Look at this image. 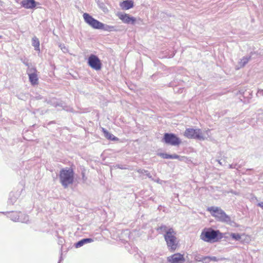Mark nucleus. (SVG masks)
I'll return each instance as SVG.
<instances>
[{"mask_svg":"<svg viewBox=\"0 0 263 263\" xmlns=\"http://www.w3.org/2000/svg\"><path fill=\"white\" fill-rule=\"evenodd\" d=\"M22 62L24 65H25L26 66L28 67V68H30L29 65V63L27 61H26V60H24L22 61Z\"/></svg>","mask_w":263,"mask_h":263,"instance_id":"nucleus-29","label":"nucleus"},{"mask_svg":"<svg viewBox=\"0 0 263 263\" xmlns=\"http://www.w3.org/2000/svg\"><path fill=\"white\" fill-rule=\"evenodd\" d=\"M93 241V239L91 238H83L77 242L75 243L74 246L76 248H80L84 245L90 243Z\"/></svg>","mask_w":263,"mask_h":263,"instance_id":"nucleus-13","label":"nucleus"},{"mask_svg":"<svg viewBox=\"0 0 263 263\" xmlns=\"http://www.w3.org/2000/svg\"><path fill=\"white\" fill-rule=\"evenodd\" d=\"M176 232L174 230H170L167 234H164V238L169 250L175 251L177 246Z\"/></svg>","mask_w":263,"mask_h":263,"instance_id":"nucleus-5","label":"nucleus"},{"mask_svg":"<svg viewBox=\"0 0 263 263\" xmlns=\"http://www.w3.org/2000/svg\"><path fill=\"white\" fill-rule=\"evenodd\" d=\"M257 205L260 207L263 210V201L258 203Z\"/></svg>","mask_w":263,"mask_h":263,"instance_id":"nucleus-32","label":"nucleus"},{"mask_svg":"<svg viewBox=\"0 0 263 263\" xmlns=\"http://www.w3.org/2000/svg\"><path fill=\"white\" fill-rule=\"evenodd\" d=\"M29 221V218L28 215L21 212H19V219L18 220V222L27 223Z\"/></svg>","mask_w":263,"mask_h":263,"instance_id":"nucleus-17","label":"nucleus"},{"mask_svg":"<svg viewBox=\"0 0 263 263\" xmlns=\"http://www.w3.org/2000/svg\"><path fill=\"white\" fill-rule=\"evenodd\" d=\"M211 260H214V261H216L217 260L216 257H213L211 258Z\"/></svg>","mask_w":263,"mask_h":263,"instance_id":"nucleus-35","label":"nucleus"},{"mask_svg":"<svg viewBox=\"0 0 263 263\" xmlns=\"http://www.w3.org/2000/svg\"><path fill=\"white\" fill-rule=\"evenodd\" d=\"M231 238L236 241H241V235L238 233H231L230 234Z\"/></svg>","mask_w":263,"mask_h":263,"instance_id":"nucleus-23","label":"nucleus"},{"mask_svg":"<svg viewBox=\"0 0 263 263\" xmlns=\"http://www.w3.org/2000/svg\"><path fill=\"white\" fill-rule=\"evenodd\" d=\"M216 161L218 162V163H219L220 165H223V164H222V162L220 161V160H216Z\"/></svg>","mask_w":263,"mask_h":263,"instance_id":"nucleus-34","label":"nucleus"},{"mask_svg":"<svg viewBox=\"0 0 263 263\" xmlns=\"http://www.w3.org/2000/svg\"><path fill=\"white\" fill-rule=\"evenodd\" d=\"M2 213L4 214H7V217H9L11 220L15 221V222H18V220L19 219V213L17 212H12L11 213L10 212H2Z\"/></svg>","mask_w":263,"mask_h":263,"instance_id":"nucleus-14","label":"nucleus"},{"mask_svg":"<svg viewBox=\"0 0 263 263\" xmlns=\"http://www.w3.org/2000/svg\"><path fill=\"white\" fill-rule=\"evenodd\" d=\"M83 17L84 21L93 29H102L109 32L116 30L115 26L104 24L94 18L88 13H84Z\"/></svg>","mask_w":263,"mask_h":263,"instance_id":"nucleus-1","label":"nucleus"},{"mask_svg":"<svg viewBox=\"0 0 263 263\" xmlns=\"http://www.w3.org/2000/svg\"><path fill=\"white\" fill-rule=\"evenodd\" d=\"M160 156L164 159H171V155L166 153H160Z\"/></svg>","mask_w":263,"mask_h":263,"instance_id":"nucleus-25","label":"nucleus"},{"mask_svg":"<svg viewBox=\"0 0 263 263\" xmlns=\"http://www.w3.org/2000/svg\"><path fill=\"white\" fill-rule=\"evenodd\" d=\"M250 170H251V169H247L246 171H250Z\"/></svg>","mask_w":263,"mask_h":263,"instance_id":"nucleus-40","label":"nucleus"},{"mask_svg":"<svg viewBox=\"0 0 263 263\" xmlns=\"http://www.w3.org/2000/svg\"><path fill=\"white\" fill-rule=\"evenodd\" d=\"M61 259H62V258L61 257L60 260H59V261H61Z\"/></svg>","mask_w":263,"mask_h":263,"instance_id":"nucleus-42","label":"nucleus"},{"mask_svg":"<svg viewBox=\"0 0 263 263\" xmlns=\"http://www.w3.org/2000/svg\"><path fill=\"white\" fill-rule=\"evenodd\" d=\"M207 211L209 212L211 215L215 217L218 221L226 223L231 225L232 223L233 222L230 217L219 207L215 206H210L208 208Z\"/></svg>","mask_w":263,"mask_h":263,"instance_id":"nucleus-2","label":"nucleus"},{"mask_svg":"<svg viewBox=\"0 0 263 263\" xmlns=\"http://www.w3.org/2000/svg\"><path fill=\"white\" fill-rule=\"evenodd\" d=\"M18 195L14 193H10L8 199L9 204H13L17 199Z\"/></svg>","mask_w":263,"mask_h":263,"instance_id":"nucleus-21","label":"nucleus"},{"mask_svg":"<svg viewBox=\"0 0 263 263\" xmlns=\"http://www.w3.org/2000/svg\"><path fill=\"white\" fill-rule=\"evenodd\" d=\"M61 259H62V258L61 257L60 260H59V261H61Z\"/></svg>","mask_w":263,"mask_h":263,"instance_id":"nucleus-41","label":"nucleus"},{"mask_svg":"<svg viewBox=\"0 0 263 263\" xmlns=\"http://www.w3.org/2000/svg\"><path fill=\"white\" fill-rule=\"evenodd\" d=\"M1 37H2V36H0V39H1Z\"/></svg>","mask_w":263,"mask_h":263,"instance_id":"nucleus-44","label":"nucleus"},{"mask_svg":"<svg viewBox=\"0 0 263 263\" xmlns=\"http://www.w3.org/2000/svg\"><path fill=\"white\" fill-rule=\"evenodd\" d=\"M32 45L34 47V50L36 51H40V41L36 37L34 36L32 39Z\"/></svg>","mask_w":263,"mask_h":263,"instance_id":"nucleus-19","label":"nucleus"},{"mask_svg":"<svg viewBox=\"0 0 263 263\" xmlns=\"http://www.w3.org/2000/svg\"><path fill=\"white\" fill-rule=\"evenodd\" d=\"M61 48L64 52L67 51V48H66L64 45H60Z\"/></svg>","mask_w":263,"mask_h":263,"instance_id":"nucleus-31","label":"nucleus"},{"mask_svg":"<svg viewBox=\"0 0 263 263\" xmlns=\"http://www.w3.org/2000/svg\"><path fill=\"white\" fill-rule=\"evenodd\" d=\"M120 6L124 10H128L134 7V2L131 0H126L123 1Z\"/></svg>","mask_w":263,"mask_h":263,"instance_id":"nucleus-15","label":"nucleus"},{"mask_svg":"<svg viewBox=\"0 0 263 263\" xmlns=\"http://www.w3.org/2000/svg\"><path fill=\"white\" fill-rule=\"evenodd\" d=\"M118 167L120 168L121 169H123V168L122 167H121V166H119V165L118 166Z\"/></svg>","mask_w":263,"mask_h":263,"instance_id":"nucleus-37","label":"nucleus"},{"mask_svg":"<svg viewBox=\"0 0 263 263\" xmlns=\"http://www.w3.org/2000/svg\"><path fill=\"white\" fill-rule=\"evenodd\" d=\"M102 131L103 132V133L104 134V136L105 137L109 139V140H112V141H116L118 138L115 137V136H114L112 134H111V133H109L107 130H106L105 128H102Z\"/></svg>","mask_w":263,"mask_h":263,"instance_id":"nucleus-20","label":"nucleus"},{"mask_svg":"<svg viewBox=\"0 0 263 263\" xmlns=\"http://www.w3.org/2000/svg\"><path fill=\"white\" fill-rule=\"evenodd\" d=\"M27 74L29 76V79L30 83L32 85H35L37 84L38 78L37 75V70L35 67L29 68L27 71Z\"/></svg>","mask_w":263,"mask_h":263,"instance_id":"nucleus-9","label":"nucleus"},{"mask_svg":"<svg viewBox=\"0 0 263 263\" xmlns=\"http://www.w3.org/2000/svg\"><path fill=\"white\" fill-rule=\"evenodd\" d=\"M257 94L258 95L263 96V89H259L257 91Z\"/></svg>","mask_w":263,"mask_h":263,"instance_id":"nucleus-30","label":"nucleus"},{"mask_svg":"<svg viewBox=\"0 0 263 263\" xmlns=\"http://www.w3.org/2000/svg\"><path fill=\"white\" fill-rule=\"evenodd\" d=\"M168 261L170 263H183L185 259L183 255L176 253L168 257Z\"/></svg>","mask_w":263,"mask_h":263,"instance_id":"nucleus-11","label":"nucleus"},{"mask_svg":"<svg viewBox=\"0 0 263 263\" xmlns=\"http://www.w3.org/2000/svg\"><path fill=\"white\" fill-rule=\"evenodd\" d=\"M159 179H158V180H157L156 181V182H159Z\"/></svg>","mask_w":263,"mask_h":263,"instance_id":"nucleus-39","label":"nucleus"},{"mask_svg":"<svg viewBox=\"0 0 263 263\" xmlns=\"http://www.w3.org/2000/svg\"><path fill=\"white\" fill-rule=\"evenodd\" d=\"M21 4L26 9H33L36 6L37 3L34 0H23Z\"/></svg>","mask_w":263,"mask_h":263,"instance_id":"nucleus-12","label":"nucleus"},{"mask_svg":"<svg viewBox=\"0 0 263 263\" xmlns=\"http://www.w3.org/2000/svg\"><path fill=\"white\" fill-rule=\"evenodd\" d=\"M237 163L231 164H230L229 165V167L230 168H236V169L238 170V168L237 167Z\"/></svg>","mask_w":263,"mask_h":263,"instance_id":"nucleus-26","label":"nucleus"},{"mask_svg":"<svg viewBox=\"0 0 263 263\" xmlns=\"http://www.w3.org/2000/svg\"><path fill=\"white\" fill-rule=\"evenodd\" d=\"M61 259H62V258L61 257L60 260H59V261H61Z\"/></svg>","mask_w":263,"mask_h":263,"instance_id":"nucleus-43","label":"nucleus"},{"mask_svg":"<svg viewBox=\"0 0 263 263\" xmlns=\"http://www.w3.org/2000/svg\"><path fill=\"white\" fill-rule=\"evenodd\" d=\"M0 213H2V212H0Z\"/></svg>","mask_w":263,"mask_h":263,"instance_id":"nucleus-45","label":"nucleus"},{"mask_svg":"<svg viewBox=\"0 0 263 263\" xmlns=\"http://www.w3.org/2000/svg\"><path fill=\"white\" fill-rule=\"evenodd\" d=\"M119 18L122 20V21L127 24H135L136 19L134 16L129 15L126 13H119L118 14Z\"/></svg>","mask_w":263,"mask_h":263,"instance_id":"nucleus-10","label":"nucleus"},{"mask_svg":"<svg viewBox=\"0 0 263 263\" xmlns=\"http://www.w3.org/2000/svg\"><path fill=\"white\" fill-rule=\"evenodd\" d=\"M255 54V53L251 52L250 55H247L240 59V61L239 62V65H240V67H242L245 66L250 60L251 57Z\"/></svg>","mask_w":263,"mask_h":263,"instance_id":"nucleus-16","label":"nucleus"},{"mask_svg":"<svg viewBox=\"0 0 263 263\" xmlns=\"http://www.w3.org/2000/svg\"><path fill=\"white\" fill-rule=\"evenodd\" d=\"M82 179H83V180L85 181L86 179V178L85 177V174L84 173H82Z\"/></svg>","mask_w":263,"mask_h":263,"instance_id":"nucleus-33","label":"nucleus"},{"mask_svg":"<svg viewBox=\"0 0 263 263\" xmlns=\"http://www.w3.org/2000/svg\"><path fill=\"white\" fill-rule=\"evenodd\" d=\"M137 172L140 174H145L147 177L151 179L152 180H154V179L152 178V176L151 175L150 173L148 171L145 170L144 169L139 168L137 170Z\"/></svg>","mask_w":263,"mask_h":263,"instance_id":"nucleus-22","label":"nucleus"},{"mask_svg":"<svg viewBox=\"0 0 263 263\" xmlns=\"http://www.w3.org/2000/svg\"><path fill=\"white\" fill-rule=\"evenodd\" d=\"M179 157V156L177 154L171 155V159H178Z\"/></svg>","mask_w":263,"mask_h":263,"instance_id":"nucleus-28","label":"nucleus"},{"mask_svg":"<svg viewBox=\"0 0 263 263\" xmlns=\"http://www.w3.org/2000/svg\"><path fill=\"white\" fill-rule=\"evenodd\" d=\"M184 136L189 139L204 140L205 137L203 136L200 129L186 128L184 133Z\"/></svg>","mask_w":263,"mask_h":263,"instance_id":"nucleus-6","label":"nucleus"},{"mask_svg":"<svg viewBox=\"0 0 263 263\" xmlns=\"http://www.w3.org/2000/svg\"><path fill=\"white\" fill-rule=\"evenodd\" d=\"M237 168H238V169L239 168H240V165H238V164H237Z\"/></svg>","mask_w":263,"mask_h":263,"instance_id":"nucleus-38","label":"nucleus"},{"mask_svg":"<svg viewBox=\"0 0 263 263\" xmlns=\"http://www.w3.org/2000/svg\"><path fill=\"white\" fill-rule=\"evenodd\" d=\"M59 179L60 183L65 189L72 184L74 181V172L72 168H62L60 172Z\"/></svg>","mask_w":263,"mask_h":263,"instance_id":"nucleus-3","label":"nucleus"},{"mask_svg":"<svg viewBox=\"0 0 263 263\" xmlns=\"http://www.w3.org/2000/svg\"><path fill=\"white\" fill-rule=\"evenodd\" d=\"M201 239L206 242H211L214 240L222 238L223 235L219 230H215L212 228L204 229L200 235Z\"/></svg>","mask_w":263,"mask_h":263,"instance_id":"nucleus-4","label":"nucleus"},{"mask_svg":"<svg viewBox=\"0 0 263 263\" xmlns=\"http://www.w3.org/2000/svg\"><path fill=\"white\" fill-rule=\"evenodd\" d=\"M55 107H60L62 109L69 110L68 108H67V107L63 103H62V102L57 103L55 105Z\"/></svg>","mask_w":263,"mask_h":263,"instance_id":"nucleus-24","label":"nucleus"},{"mask_svg":"<svg viewBox=\"0 0 263 263\" xmlns=\"http://www.w3.org/2000/svg\"><path fill=\"white\" fill-rule=\"evenodd\" d=\"M118 167L120 168L121 169H123V168L122 167H121V166H119V165L118 166Z\"/></svg>","mask_w":263,"mask_h":263,"instance_id":"nucleus-36","label":"nucleus"},{"mask_svg":"<svg viewBox=\"0 0 263 263\" xmlns=\"http://www.w3.org/2000/svg\"><path fill=\"white\" fill-rule=\"evenodd\" d=\"M174 230L172 228H168L165 225H161L157 228V230L159 234H167L169 230Z\"/></svg>","mask_w":263,"mask_h":263,"instance_id":"nucleus-18","label":"nucleus"},{"mask_svg":"<svg viewBox=\"0 0 263 263\" xmlns=\"http://www.w3.org/2000/svg\"><path fill=\"white\" fill-rule=\"evenodd\" d=\"M88 65L96 70H99L102 68V63L99 58L95 54H90L88 58Z\"/></svg>","mask_w":263,"mask_h":263,"instance_id":"nucleus-8","label":"nucleus"},{"mask_svg":"<svg viewBox=\"0 0 263 263\" xmlns=\"http://www.w3.org/2000/svg\"><path fill=\"white\" fill-rule=\"evenodd\" d=\"M163 140L165 143L174 146L178 145L181 143L180 139L173 133H165Z\"/></svg>","mask_w":263,"mask_h":263,"instance_id":"nucleus-7","label":"nucleus"},{"mask_svg":"<svg viewBox=\"0 0 263 263\" xmlns=\"http://www.w3.org/2000/svg\"><path fill=\"white\" fill-rule=\"evenodd\" d=\"M100 8L103 10V12H104L108 11L107 8L104 6V4H102V6H100Z\"/></svg>","mask_w":263,"mask_h":263,"instance_id":"nucleus-27","label":"nucleus"}]
</instances>
